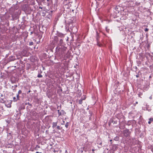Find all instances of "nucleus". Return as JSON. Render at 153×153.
Here are the masks:
<instances>
[{"instance_id": "nucleus-1", "label": "nucleus", "mask_w": 153, "mask_h": 153, "mask_svg": "<svg viewBox=\"0 0 153 153\" xmlns=\"http://www.w3.org/2000/svg\"><path fill=\"white\" fill-rule=\"evenodd\" d=\"M123 133L124 136L125 137H129L130 134V132L129 130L127 129L124 130L123 131Z\"/></svg>"}, {"instance_id": "nucleus-2", "label": "nucleus", "mask_w": 153, "mask_h": 153, "mask_svg": "<svg viewBox=\"0 0 153 153\" xmlns=\"http://www.w3.org/2000/svg\"><path fill=\"white\" fill-rule=\"evenodd\" d=\"M66 49L67 48L64 46H61V48H60L59 47H57L56 48L57 51H60V49H61L62 54L64 53V51H66Z\"/></svg>"}, {"instance_id": "nucleus-3", "label": "nucleus", "mask_w": 153, "mask_h": 153, "mask_svg": "<svg viewBox=\"0 0 153 153\" xmlns=\"http://www.w3.org/2000/svg\"><path fill=\"white\" fill-rule=\"evenodd\" d=\"M57 35L58 36L61 37H64L65 36L64 34L58 31L57 32Z\"/></svg>"}, {"instance_id": "nucleus-4", "label": "nucleus", "mask_w": 153, "mask_h": 153, "mask_svg": "<svg viewBox=\"0 0 153 153\" xmlns=\"http://www.w3.org/2000/svg\"><path fill=\"white\" fill-rule=\"evenodd\" d=\"M15 59V57L12 56H10L8 59V60L9 62L14 61Z\"/></svg>"}, {"instance_id": "nucleus-5", "label": "nucleus", "mask_w": 153, "mask_h": 153, "mask_svg": "<svg viewBox=\"0 0 153 153\" xmlns=\"http://www.w3.org/2000/svg\"><path fill=\"white\" fill-rule=\"evenodd\" d=\"M39 11V14H40V15H42L43 16H45L46 13L45 12H43L40 10Z\"/></svg>"}, {"instance_id": "nucleus-6", "label": "nucleus", "mask_w": 153, "mask_h": 153, "mask_svg": "<svg viewBox=\"0 0 153 153\" xmlns=\"http://www.w3.org/2000/svg\"><path fill=\"white\" fill-rule=\"evenodd\" d=\"M57 125V122H53L52 123V128H54Z\"/></svg>"}, {"instance_id": "nucleus-7", "label": "nucleus", "mask_w": 153, "mask_h": 153, "mask_svg": "<svg viewBox=\"0 0 153 153\" xmlns=\"http://www.w3.org/2000/svg\"><path fill=\"white\" fill-rule=\"evenodd\" d=\"M149 121H148V123L150 124L151 123V122L153 121V118H150L149 119Z\"/></svg>"}, {"instance_id": "nucleus-8", "label": "nucleus", "mask_w": 153, "mask_h": 153, "mask_svg": "<svg viewBox=\"0 0 153 153\" xmlns=\"http://www.w3.org/2000/svg\"><path fill=\"white\" fill-rule=\"evenodd\" d=\"M99 35H98V32H97V36H96V39L97 40V41H98L99 39Z\"/></svg>"}, {"instance_id": "nucleus-9", "label": "nucleus", "mask_w": 153, "mask_h": 153, "mask_svg": "<svg viewBox=\"0 0 153 153\" xmlns=\"http://www.w3.org/2000/svg\"><path fill=\"white\" fill-rule=\"evenodd\" d=\"M63 41L62 39H61L59 41V44L60 45H61L63 43Z\"/></svg>"}, {"instance_id": "nucleus-10", "label": "nucleus", "mask_w": 153, "mask_h": 153, "mask_svg": "<svg viewBox=\"0 0 153 153\" xmlns=\"http://www.w3.org/2000/svg\"><path fill=\"white\" fill-rule=\"evenodd\" d=\"M119 137H118L116 136L114 138V140L116 141H118L119 140Z\"/></svg>"}, {"instance_id": "nucleus-11", "label": "nucleus", "mask_w": 153, "mask_h": 153, "mask_svg": "<svg viewBox=\"0 0 153 153\" xmlns=\"http://www.w3.org/2000/svg\"><path fill=\"white\" fill-rule=\"evenodd\" d=\"M82 100L81 99L79 100V103L80 104H81L82 103Z\"/></svg>"}, {"instance_id": "nucleus-12", "label": "nucleus", "mask_w": 153, "mask_h": 153, "mask_svg": "<svg viewBox=\"0 0 153 153\" xmlns=\"http://www.w3.org/2000/svg\"><path fill=\"white\" fill-rule=\"evenodd\" d=\"M17 100H18L15 97H13V101L16 102L17 101Z\"/></svg>"}, {"instance_id": "nucleus-13", "label": "nucleus", "mask_w": 153, "mask_h": 153, "mask_svg": "<svg viewBox=\"0 0 153 153\" xmlns=\"http://www.w3.org/2000/svg\"><path fill=\"white\" fill-rule=\"evenodd\" d=\"M143 94L142 93H138V97H140V98H141V96H142V95Z\"/></svg>"}, {"instance_id": "nucleus-14", "label": "nucleus", "mask_w": 153, "mask_h": 153, "mask_svg": "<svg viewBox=\"0 0 153 153\" xmlns=\"http://www.w3.org/2000/svg\"><path fill=\"white\" fill-rule=\"evenodd\" d=\"M56 128L58 130H61L62 128L60 127L59 126H57L56 127Z\"/></svg>"}, {"instance_id": "nucleus-15", "label": "nucleus", "mask_w": 153, "mask_h": 153, "mask_svg": "<svg viewBox=\"0 0 153 153\" xmlns=\"http://www.w3.org/2000/svg\"><path fill=\"white\" fill-rule=\"evenodd\" d=\"M33 44V42H29V45H32Z\"/></svg>"}, {"instance_id": "nucleus-16", "label": "nucleus", "mask_w": 153, "mask_h": 153, "mask_svg": "<svg viewBox=\"0 0 153 153\" xmlns=\"http://www.w3.org/2000/svg\"><path fill=\"white\" fill-rule=\"evenodd\" d=\"M16 97H17V99L18 100H19V94H18L17 95H16Z\"/></svg>"}, {"instance_id": "nucleus-17", "label": "nucleus", "mask_w": 153, "mask_h": 153, "mask_svg": "<svg viewBox=\"0 0 153 153\" xmlns=\"http://www.w3.org/2000/svg\"><path fill=\"white\" fill-rule=\"evenodd\" d=\"M105 29L107 32H109V29H108V27H106Z\"/></svg>"}, {"instance_id": "nucleus-18", "label": "nucleus", "mask_w": 153, "mask_h": 153, "mask_svg": "<svg viewBox=\"0 0 153 153\" xmlns=\"http://www.w3.org/2000/svg\"><path fill=\"white\" fill-rule=\"evenodd\" d=\"M65 127L66 128H68V123H66V124L65 125Z\"/></svg>"}, {"instance_id": "nucleus-19", "label": "nucleus", "mask_w": 153, "mask_h": 153, "mask_svg": "<svg viewBox=\"0 0 153 153\" xmlns=\"http://www.w3.org/2000/svg\"><path fill=\"white\" fill-rule=\"evenodd\" d=\"M42 32H39V38L41 37L40 35L41 34H42Z\"/></svg>"}, {"instance_id": "nucleus-20", "label": "nucleus", "mask_w": 153, "mask_h": 153, "mask_svg": "<svg viewBox=\"0 0 153 153\" xmlns=\"http://www.w3.org/2000/svg\"><path fill=\"white\" fill-rule=\"evenodd\" d=\"M21 93H22V91L21 90H19L18 91V94H21Z\"/></svg>"}, {"instance_id": "nucleus-21", "label": "nucleus", "mask_w": 153, "mask_h": 153, "mask_svg": "<svg viewBox=\"0 0 153 153\" xmlns=\"http://www.w3.org/2000/svg\"><path fill=\"white\" fill-rule=\"evenodd\" d=\"M7 107L8 108H10L11 107V105L10 104H8Z\"/></svg>"}, {"instance_id": "nucleus-22", "label": "nucleus", "mask_w": 153, "mask_h": 153, "mask_svg": "<svg viewBox=\"0 0 153 153\" xmlns=\"http://www.w3.org/2000/svg\"><path fill=\"white\" fill-rule=\"evenodd\" d=\"M11 135V132H10V133H8L7 136H9L10 135Z\"/></svg>"}, {"instance_id": "nucleus-23", "label": "nucleus", "mask_w": 153, "mask_h": 153, "mask_svg": "<svg viewBox=\"0 0 153 153\" xmlns=\"http://www.w3.org/2000/svg\"><path fill=\"white\" fill-rule=\"evenodd\" d=\"M58 115L59 116H60L62 115V114L61 112H59L58 113Z\"/></svg>"}, {"instance_id": "nucleus-24", "label": "nucleus", "mask_w": 153, "mask_h": 153, "mask_svg": "<svg viewBox=\"0 0 153 153\" xmlns=\"http://www.w3.org/2000/svg\"><path fill=\"white\" fill-rule=\"evenodd\" d=\"M61 114H64V111L62 110L61 111Z\"/></svg>"}, {"instance_id": "nucleus-25", "label": "nucleus", "mask_w": 153, "mask_h": 153, "mask_svg": "<svg viewBox=\"0 0 153 153\" xmlns=\"http://www.w3.org/2000/svg\"><path fill=\"white\" fill-rule=\"evenodd\" d=\"M149 30V29L147 28H145V31H146H146H148Z\"/></svg>"}, {"instance_id": "nucleus-26", "label": "nucleus", "mask_w": 153, "mask_h": 153, "mask_svg": "<svg viewBox=\"0 0 153 153\" xmlns=\"http://www.w3.org/2000/svg\"><path fill=\"white\" fill-rule=\"evenodd\" d=\"M0 130L2 131V132L4 130L3 128H0Z\"/></svg>"}, {"instance_id": "nucleus-27", "label": "nucleus", "mask_w": 153, "mask_h": 153, "mask_svg": "<svg viewBox=\"0 0 153 153\" xmlns=\"http://www.w3.org/2000/svg\"><path fill=\"white\" fill-rule=\"evenodd\" d=\"M86 98V97L85 96L84 97V98H82L81 99L83 100H85V99Z\"/></svg>"}, {"instance_id": "nucleus-28", "label": "nucleus", "mask_w": 153, "mask_h": 153, "mask_svg": "<svg viewBox=\"0 0 153 153\" xmlns=\"http://www.w3.org/2000/svg\"><path fill=\"white\" fill-rule=\"evenodd\" d=\"M147 110H148L149 111H151V109H148L147 108Z\"/></svg>"}, {"instance_id": "nucleus-29", "label": "nucleus", "mask_w": 153, "mask_h": 153, "mask_svg": "<svg viewBox=\"0 0 153 153\" xmlns=\"http://www.w3.org/2000/svg\"><path fill=\"white\" fill-rule=\"evenodd\" d=\"M136 77L137 78H138V77H139V75H138V74H137V75H136Z\"/></svg>"}, {"instance_id": "nucleus-30", "label": "nucleus", "mask_w": 153, "mask_h": 153, "mask_svg": "<svg viewBox=\"0 0 153 153\" xmlns=\"http://www.w3.org/2000/svg\"><path fill=\"white\" fill-rule=\"evenodd\" d=\"M65 122L64 121H63V123H61L62 125H64V124Z\"/></svg>"}, {"instance_id": "nucleus-31", "label": "nucleus", "mask_w": 153, "mask_h": 153, "mask_svg": "<svg viewBox=\"0 0 153 153\" xmlns=\"http://www.w3.org/2000/svg\"><path fill=\"white\" fill-rule=\"evenodd\" d=\"M42 76L41 75L39 74V77H41Z\"/></svg>"}, {"instance_id": "nucleus-32", "label": "nucleus", "mask_w": 153, "mask_h": 153, "mask_svg": "<svg viewBox=\"0 0 153 153\" xmlns=\"http://www.w3.org/2000/svg\"><path fill=\"white\" fill-rule=\"evenodd\" d=\"M152 96H150V97H149V99H150V100L152 99Z\"/></svg>"}, {"instance_id": "nucleus-33", "label": "nucleus", "mask_w": 153, "mask_h": 153, "mask_svg": "<svg viewBox=\"0 0 153 153\" xmlns=\"http://www.w3.org/2000/svg\"><path fill=\"white\" fill-rule=\"evenodd\" d=\"M53 151L54 153L56 152V151L55 150H54Z\"/></svg>"}, {"instance_id": "nucleus-34", "label": "nucleus", "mask_w": 153, "mask_h": 153, "mask_svg": "<svg viewBox=\"0 0 153 153\" xmlns=\"http://www.w3.org/2000/svg\"><path fill=\"white\" fill-rule=\"evenodd\" d=\"M97 45H98V46H101V45H100L99 44V43H97Z\"/></svg>"}, {"instance_id": "nucleus-35", "label": "nucleus", "mask_w": 153, "mask_h": 153, "mask_svg": "<svg viewBox=\"0 0 153 153\" xmlns=\"http://www.w3.org/2000/svg\"><path fill=\"white\" fill-rule=\"evenodd\" d=\"M47 1L50 2L51 1V0H47Z\"/></svg>"}, {"instance_id": "nucleus-36", "label": "nucleus", "mask_w": 153, "mask_h": 153, "mask_svg": "<svg viewBox=\"0 0 153 153\" xmlns=\"http://www.w3.org/2000/svg\"><path fill=\"white\" fill-rule=\"evenodd\" d=\"M92 152H94V149H92Z\"/></svg>"}, {"instance_id": "nucleus-37", "label": "nucleus", "mask_w": 153, "mask_h": 153, "mask_svg": "<svg viewBox=\"0 0 153 153\" xmlns=\"http://www.w3.org/2000/svg\"><path fill=\"white\" fill-rule=\"evenodd\" d=\"M39 8L42 9V7H39Z\"/></svg>"}, {"instance_id": "nucleus-38", "label": "nucleus", "mask_w": 153, "mask_h": 153, "mask_svg": "<svg viewBox=\"0 0 153 153\" xmlns=\"http://www.w3.org/2000/svg\"><path fill=\"white\" fill-rule=\"evenodd\" d=\"M60 112V111L59 110H58V113H59V112Z\"/></svg>"}, {"instance_id": "nucleus-39", "label": "nucleus", "mask_w": 153, "mask_h": 153, "mask_svg": "<svg viewBox=\"0 0 153 153\" xmlns=\"http://www.w3.org/2000/svg\"><path fill=\"white\" fill-rule=\"evenodd\" d=\"M136 104H138V102H136Z\"/></svg>"}, {"instance_id": "nucleus-40", "label": "nucleus", "mask_w": 153, "mask_h": 153, "mask_svg": "<svg viewBox=\"0 0 153 153\" xmlns=\"http://www.w3.org/2000/svg\"><path fill=\"white\" fill-rule=\"evenodd\" d=\"M110 142H111V141H112V140H110Z\"/></svg>"}, {"instance_id": "nucleus-41", "label": "nucleus", "mask_w": 153, "mask_h": 153, "mask_svg": "<svg viewBox=\"0 0 153 153\" xmlns=\"http://www.w3.org/2000/svg\"><path fill=\"white\" fill-rule=\"evenodd\" d=\"M37 76L38 77V74L37 75Z\"/></svg>"}, {"instance_id": "nucleus-42", "label": "nucleus", "mask_w": 153, "mask_h": 153, "mask_svg": "<svg viewBox=\"0 0 153 153\" xmlns=\"http://www.w3.org/2000/svg\"><path fill=\"white\" fill-rule=\"evenodd\" d=\"M36 153H38V152H36Z\"/></svg>"}, {"instance_id": "nucleus-43", "label": "nucleus", "mask_w": 153, "mask_h": 153, "mask_svg": "<svg viewBox=\"0 0 153 153\" xmlns=\"http://www.w3.org/2000/svg\"><path fill=\"white\" fill-rule=\"evenodd\" d=\"M39 153H41V152H39Z\"/></svg>"}, {"instance_id": "nucleus-44", "label": "nucleus", "mask_w": 153, "mask_h": 153, "mask_svg": "<svg viewBox=\"0 0 153 153\" xmlns=\"http://www.w3.org/2000/svg\"><path fill=\"white\" fill-rule=\"evenodd\" d=\"M36 0V1L38 2V1H37V0Z\"/></svg>"}]
</instances>
